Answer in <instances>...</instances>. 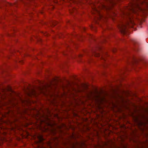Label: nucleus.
Returning <instances> with one entry per match:
<instances>
[{"label": "nucleus", "mask_w": 148, "mask_h": 148, "mask_svg": "<svg viewBox=\"0 0 148 148\" xmlns=\"http://www.w3.org/2000/svg\"><path fill=\"white\" fill-rule=\"evenodd\" d=\"M71 86V84L69 82L65 86L62 87L63 93L56 98H53L51 101V103L55 106H60L61 108H65V109H62L63 111L67 112L73 110L77 106L84 105L87 101L86 97L80 96L75 99V97L70 95L69 93L72 92L73 89H76L74 88L70 89Z\"/></svg>", "instance_id": "nucleus-1"}, {"label": "nucleus", "mask_w": 148, "mask_h": 148, "mask_svg": "<svg viewBox=\"0 0 148 148\" xmlns=\"http://www.w3.org/2000/svg\"><path fill=\"white\" fill-rule=\"evenodd\" d=\"M22 115H24L27 114L29 116L25 117L26 120L32 121L33 119L36 120L35 123H37L39 120H40V125L45 123L46 125L53 127L56 125L55 123L53 122L51 120L47 117H45L44 119L42 120L41 118L39 117L38 119L37 117L40 115V112L39 111L34 108H25L21 113Z\"/></svg>", "instance_id": "nucleus-2"}, {"label": "nucleus", "mask_w": 148, "mask_h": 148, "mask_svg": "<svg viewBox=\"0 0 148 148\" xmlns=\"http://www.w3.org/2000/svg\"><path fill=\"white\" fill-rule=\"evenodd\" d=\"M91 6L92 8V13L93 14H96L97 16H95L94 21L90 26L92 31L96 32L97 30L96 25H99L101 22L102 16L101 14V12L102 10V4L97 0L94 3L92 4Z\"/></svg>", "instance_id": "nucleus-3"}, {"label": "nucleus", "mask_w": 148, "mask_h": 148, "mask_svg": "<svg viewBox=\"0 0 148 148\" xmlns=\"http://www.w3.org/2000/svg\"><path fill=\"white\" fill-rule=\"evenodd\" d=\"M58 81L57 79H53L49 84H47L45 85L39 86L38 89L40 93H42L47 97L51 98L55 95L57 85Z\"/></svg>", "instance_id": "nucleus-4"}, {"label": "nucleus", "mask_w": 148, "mask_h": 148, "mask_svg": "<svg viewBox=\"0 0 148 148\" xmlns=\"http://www.w3.org/2000/svg\"><path fill=\"white\" fill-rule=\"evenodd\" d=\"M102 90L99 91L97 88L90 91L86 94V97L89 100L95 102V105L99 110L102 108Z\"/></svg>", "instance_id": "nucleus-5"}, {"label": "nucleus", "mask_w": 148, "mask_h": 148, "mask_svg": "<svg viewBox=\"0 0 148 148\" xmlns=\"http://www.w3.org/2000/svg\"><path fill=\"white\" fill-rule=\"evenodd\" d=\"M88 85L87 84L82 83L80 87H78L77 89H73L72 92L69 93L70 95H72L73 97H75V99H77L79 92H85L88 88Z\"/></svg>", "instance_id": "nucleus-6"}, {"label": "nucleus", "mask_w": 148, "mask_h": 148, "mask_svg": "<svg viewBox=\"0 0 148 148\" xmlns=\"http://www.w3.org/2000/svg\"><path fill=\"white\" fill-rule=\"evenodd\" d=\"M87 146L85 142L76 141L69 143L66 148H87Z\"/></svg>", "instance_id": "nucleus-7"}, {"label": "nucleus", "mask_w": 148, "mask_h": 148, "mask_svg": "<svg viewBox=\"0 0 148 148\" xmlns=\"http://www.w3.org/2000/svg\"><path fill=\"white\" fill-rule=\"evenodd\" d=\"M129 25V22H127L126 23L121 22L118 24L117 26L121 33L122 34H125L127 32V26Z\"/></svg>", "instance_id": "nucleus-8"}, {"label": "nucleus", "mask_w": 148, "mask_h": 148, "mask_svg": "<svg viewBox=\"0 0 148 148\" xmlns=\"http://www.w3.org/2000/svg\"><path fill=\"white\" fill-rule=\"evenodd\" d=\"M58 138L57 137L53 138L52 140L48 141L47 144L50 148H55L58 145V142H56V140L58 141Z\"/></svg>", "instance_id": "nucleus-9"}, {"label": "nucleus", "mask_w": 148, "mask_h": 148, "mask_svg": "<svg viewBox=\"0 0 148 148\" xmlns=\"http://www.w3.org/2000/svg\"><path fill=\"white\" fill-rule=\"evenodd\" d=\"M101 47H96L95 48H93L92 49V55L95 57H99L100 56V54L99 53H98L101 51Z\"/></svg>", "instance_id": "nucleus-10"}, {"label": "nucleus", "mask_w": 148, "mask_h": 148, "mask_svg": "<svg viewBox=\"0 0 148 148\" xmlns=\"http://www.w3.org/2000/svg\"><path fill=\"white\" fill-rule=\"evenodd\" d=\"M39 94V93H37L35 90L33 89H32L27 94L28 95L29 97H31L32 96L37 97L38 96Z\"/></svg>", "instance_id": "nucleus-11"}, {"label": "nucleus", "mask_w": 148, "mask_h": 148, "mask_svg": "<svg viewBox=\"0 0 148 148\" xmlns=\"http://www.w3.org/2000/svg\"><path fill=\"white\" fill-rule=\"evenodd\" d=\"M22 103L23 105L26 106H30L31 103V100L29 99L26 100L24 99H21Z\"/></svg>", "instance_id": "nucleus-12"}, {"label": "nucleus", "mask_w": 148, "mask_h": 148, "mask_svg": "<svg viewBox=\"0 0 148 148\" xmlns=\"http://www.w3.org/2000/svg\"><path fill=\"white\" fill-rule=\"evenodd\" d=\"M15 32V30L13 28L12 29H9L8 33L7 36H13V34Z\"/></svg>", "instance_id": "nucleus-13"}, {"label": "nucleus", "mask_w": 148, "mask_h": 148, "mask_svg": "<svg viewBox=\"0 0 148 148\" xmlns=\"http://www.w3.org/2000/svg\"><path fill=\"white\" fill-rule=\"evenodd\" d=\"M135 7L137 8L139 10H141V8L139 7V6L138 4H136L135 5L132 4V5L131 8H130V10L133 12L134 13L135 12V10L134 8Z\"/></svg>", "instance_id": "nucleus-14"}, {"label": "nucleus", "mask_w": 148, "mask_h": 148, "mask_svg": "<svg viewBox=\"0 0 148 148\" xmlns=\"http://www.w3.org/2000/svg\"><path fill=\"white\" fill-rule=\"evenodd\" d=\"M13 113V112L12 110H9L7 112H5L2 115V117L3 118L8 117L9 116L10 114H12Z\"/></svg>", "instance_id": "nucleus-15"}, {"label": "nucleus", "mask_w": 148, "mask_h": 148, "mask_svg": "<svg viewBox=\"0 0 148 148\" xmlns=\"http://www.w3.org/2000/svg\"><path fill=\"white\" fill-rule=\"evenodd\" d=\"M37 138L38 140L35 142L36 143H40L44 140L43 136L42 135H39L37 136Z\"/></svg>", "instance_id": "nucleus-16"}, {"label": "nucleus", "mask_w": 148, "mask_h": 148, "mask_svg": "<svg viewBox=\"0 0 148 148\" xmlns=\"http://www.w3.org/2000/svg\"><path fill=\"white\" fill-rule=\"evenodd\" d=\"M108 3L111 4V6H110V8H111V6H113L115 4V2L114 1V0H104Z\"/></svg>", "instance_id": "nucleus-17"}, {"label": "nucleus", "mask_w": 148, "mask_h": 148, "mask_svg": "<svg viewBox=\"0 0 148 148\" xmlns=\"http://www.w3.org/2000/svg\"><path fill=\"white\" fill-rule=\"evenodd\" d=\"M122 13L124 18H127L126 17L128 16V19L132 23V24H133V23L130 18V17L129 16V13H126L124 12H123Z\"/></svg>", "instance_id": "nucleus-18"}, {"label": "nucleus", "mask_w": 148, "mask_h": 148, "mask_svg": "<svg viewBox=\"0 0 148 148\" xmlns=\"http://www.w3.org/2000/svg\"><path fill=\"white\" fill-rule=\"evenodd\" d=\"M22 135L23 138H27L29 135V134L27 131L24 132L22 134Z\"/></svg>", "instance_id": "nucleus-19"}, {"label": "nucleus", "mask_w": 148, "mask_h": 148, "mask_svg": "<svg viewBox=\"0 0 148 148\" xmlns=\"http://www.w3.org/2000/svg\"><path fill=\"white\" fill-rule=\"evenodd\" d=\"M54 116L55 118H57L58 119V120L59 121H62V117L59 116L58 113L54 114Z\"/></svg>", "instance_id": "nucleus-20"}, {"label": "nucleus", "mask_w": 148, "mask_h": 148, "mask_svg": "<svg viewBox=\"0 0 148 148\" xmlns=\"http://www.w3.org/2000/svg\"><path fill=\"white\" fill-rule=\"evenodd\" d=\"M66 127V125L64 123H62L60 125L57 126L56 127L57 129H61L63 127Z\"/></svg>", "instance_id": "nucleus-21"}, {"label": "nucleus", "mask_w": 148, "mask_h": 148, "mask_svg": "<svg viewBox=\"0 0 148 148\" xmlns=\"http://www.w3.org/2000/svg\"><path fill=\"white\" fill-rule=\"evenodd\" d=\"M96 125L101 130L102 129V123L101 121L96 123Z\"/></svg>", "instance_id": "nucleus-22"}, {"label": "nucleus", "mask_w": 148, "mask_h": 148, "mask_svg": "<svg viewBox=\"0 0 148 148\" xmlns=\"http://www.w3.org/2000/svg\"><path fill=\"white\" fill-rule=\"evenodd\" d=\"M51 133L53 135H55L57 133L56 130V129H51L50 131Z\"/></svg>", "instance_id": "nucleus-23"}, {"label": "nucleus", "mask_w": 148, "mask_h": 148, "mask_svg": "<svg viewBox=\"0 0 148 148\" xmlns=\"http://www.w3.org/2000/svg\"><path fill=\"white\" fill-rule=\"evenodd\" d=\"M58 23L57 21H53L51 26L52 27H54Z\"/></svg>", "instance_id": "nucleus-24"}, {"label": "nucleus", "mask_w": 148, "mask_h": 148, "mask_svg": "<svg viewBox=\"0 0 148 148\" xmlns=\"http://www.w3.org/2000/svg\"><path fill=\"white\" fill-rule=\"evenodd\" d=\"M6 89L7 90L11 92H13V91H12V88L11 86H7V87L6 88Z\"/></svg>", "instance_id": "nucleus-25"}, {"label": "nucleus", "mask_w": 148, "mask_h": 148, "mask_svg": "<svg viewBox=\"0 0 148 148\" xmlns=\"http://www.w3.org/2000/svg\"><path fill=\"white\" fill-rule=\"evenodd\" d=\"M94 148H102V145L97 144V145L94 146Z\"/></svg>", "instance_id": "nucleus-26"}, {"label": "nucleus", "mask_w": 148, "mask_h": 148, "mask_svg": "<svg viewBox=\"0 0 148 148\" xmlns=\"http://www.w3.org/2000/svg\"><path fill=\"white\" fill-rule=\"evenodd\" d=\"M89 35V37L91 39H92L93 40H95V37L94 36L92 35H91V34H89L88 35Z\"/></svg>", "instance_id": "nucleus-27"}, {"label": "nucleus", "mask_w": 148, "mask_h": 148, "mask_svg": "<svg viewBox=\"0 0 148 148\" xmlns=\"http://www.w3.org/2000/svg\"><path fill=\"white\" fill-rule=\"evenodd\" d=\"M94 133H95V134H94V136H98V135H99L98 132L97 130H94Z\"/></svg>", "instance_id": "nucleus-28"}, {"label": "nucleus", "mask_w": 148, "mask_h": 148, "mask_svg": "<svg viewBox=\"0 0 148 148\" xmlns=\"http://www.w3.org/2000/svg\"><path fill=\"white\" fill-rule=\"evenodd\" d=\"M96 118H95V119H99V118H100L101 116V115H99V114H96Z\"/></svg>", "instance_id": "nucleus-29"}, {"label": "nucleus", "mask_w": 148, "mask_h": 148, "mask_svg": "<svg viewBox=\"0 0 148 148\" xmlns=\"http://www.w3.org/2000/svg\"><path fill=\"white\" fill-rule=\"evenodd\" d=\"M84 56V55L80 54L78 56V58L79 59L81 58H82Z\"/></svg>", "instance_id": "nucleus-30"}, {"label": "nucleus", "mask_w": 148, "mask_h": 148, "mask_svg": "<svg viewBox=\"0 0 148 148\" xmlns=\"http://www.w3.org/2000/svg\"><path fill=\"white\" fill-rule=\"evenodd\" d=\"M74 132H73L72 133V135L70 136V138L71 139L73 138H74Z\"/></svg>", "instance_id": "nucleus-31"}, {"label": "nucleus", "mask_w": 148, "mask_h": 148, "mask_svg": "<svg viewBox=\"0 0 148 148\" xmlns=\"http://www.w3.org/2000/svg\"><path fill=\"white\" fill-rule=\"evenodd\" d=\"M44 35L45 36H50V34H47V32H45L44 34Z\"/></svg>", "instance_id": "nucleus-32"}, {"label": "nucleus", "mask_w": 148, "mask_h": 148, "mask_svg": "<svg viewBox=\"0 0 148 148\" xmlns=\"http://www.w3.org/2000/svg\"><path fill=\"white\" fill-rule=\"evenodd\" d=\"M70 128H71L72 130L74 131L75 130V127L72 125H71L70 126Z\"/></svg>", "instance_id": "nucleus-33"}, {"label": "nucleus", "mask_w": 148, "mask_h": 148, "mask_svg": "<svg viewBox=\"0 0 148 148\" xmlns=\"http://www.w3.org/2000/svg\"><path fill=\"white\" fill-rule=\"evenodd\" d=\"M18 121V119H15L12 122V123H15Z\"/></svg>", "instance_id": "nucleus-34"}, {"label": "nucleus", "mask_w": 148, "mask_h": 148, "mask_svg": "<svg viewBox=\"0 0 148 148\" xmlns=\"http://www.w3.org/2000/svg\"><path fill=\"white\" fill-rule=\"evenodd\" d=\"M73 116H77V113H76L75 112H73Z\"/></svg>", "instance_id": "nucleus-35"}, {"label": "nucleus", "mask_w": 148, "mask_h": 148, "mask_svg": "<svg viewBox=\"0 0 148 148\" xmlns=\"http://www.w3.org/2000/svg\"><path fill=\"white\" fill-rule=\"evenodd\" d=\"M75 10V9L74 8L73 9V11H72V10H69V11L70 13L71 14H72L73 12Z\"/></svg>", "instance_id": "nucleus-36"}, {"label": "nucleus", "mask_w": 148, "mask_h": 148, "mask_svg": "<svg viewBox=\"0 0 148 148\" xmlns=\"http://www.w3.org/2000/svg\"><path fill=\"white\" fill-rule=\"evenodd\" d=\"M18 62L21 63V64H23L24 63L23 60H20L18 61Z\"/></svg>", "instance_id": "nucleus-37"}, {"label": "nucleus", "mask_w": 148, "mask_h": 148, "mask_svg": "<svg viewBox=\"0 0 148 148\" xmlns=\"http://www.w3.org/2000/svg\"><path fill=\"white\" fill-rule=\"evenodd\" d=\"M37 41L38 42H42V40L41 39H39L37 40Z\"/></svg>", "instance_id": "nucleus-38"}, {"label": "nucleus", "mask_w": 148, "mask_h": 148, "mask_svg": "<svg viewBox=\"0 0 148 148\" xmlns=\"http://www.w3.org/2000/svg\"><path fill=\"white\" fill-rule=\"evenodd\" d=\"M103 90L102 89V104L103 103V101L104 100V97H103Z\"/></svg>", "instance_id": "nucleus-39"}, {"label": "nucleus", "mask_w": 148, "mask_h": 148, "mask_svg": "<svg viewBox=\"0 0 148 148\" xmlns=\"http://www.w3.org/2000/svg\"><path fill=\"white\" fill-rule=\"evenodd\" d=\"M90 130V128L89 127H87L86 128V131L87 132Z\"/></svg>", "instance_id": "nucleus-40"}, {"label": "nucleus", "mask_w": 148, "mask_h": 148, "mask_svg": "<svg viewBox=\"0 0 148 148\" xmlns=\"http://www.w3.org/2000/svg\"><path fill=\"white\" fill-rule=\"evenodd\" d=\"M3 143L2 141H0V145H1L3 144Z\"/></svg>", "instance_id": "nucleus-41"}, {"label": "nucleus", "mask_w": 148, "mask_h": 148, "mask_svg": "<svg viewBox=\"0 0 148 148\" xmlns=\"http://www.w3.org/2000/svg\"><path fill=\"white\" fill-rule=\"evenodd\" d=\"M34 38H35V37H34V36H33V37H32L31 38V41H32L33 40H34Z\"/></svg>", "instance_id": "nucleus-42"}, {"label": "nucleus", "mask_w": 148, "mask_h": 148, "mask_svg": "<svg viewBox=\"0 0 148 148\" xmlns=\"http://www.w3.org/2000/svg\"><path fill=\"white\" fill-rule=\"evenodd\" d=\"M133 42L134 44H135V43H136V40H133Z\"/></svg>", "instance_id": "nucleus-43"}, {"label": "nucleus", "mask_w": 148, "mask_h": 148, "mask_svg": "<svg viewBox=\"0 0 148 148\" xmlns=\"http://www.w3.org/2000/svg\"><path fill=\"white\" fill-rule=\"evenodd\" d=\"M36 148H45V147H40V146H38L37 147H36Z\"/></svg>", "instance_id": "nucleus-44"}, {"label": "nucleus", "mask_w": 148, "mask_h": 148, "mask_svg": "<svg viewBox=\"0 0 148 148\" xmlns=\"http://www.w3.org/2000/svg\"><path fill=\"white\" fill-rule=\"evenodd\" d=\"M83 29L84 31H85L86 29V28L85 27H84L83 28Z\"/></svg>", "instance_id": "nucleus-45"}, {"label": "nucleus", "mask_w": 148, "mask_h": 148, "mask_svg": "<svg viewBox=\"0 0 148 148\" xmlns=\"http://www.w3.org/2000/svg\"><path fill=\"white\" fill-rule=\"evenodd\" d=\"M29 56V55H27V54H25V57H27L28 56Z\"/></svg>", "instance_id": "nucleus-46"}, {"label": "nucleus", "mask_w": 148, "mask_h": 148, "mask_svg": "<svg viewBox=\"0 0 148 148\" xmlns=\"http://www.w3.org/2000/svg\"><path fill=\"white\" fill-rule=\"evenodd\" d=\"M102 9L103 8H104L105 7V6L102 3Z\"/></svg>", "instance_id": "nucleus-47"}, {"label": "nucleus", "mask_w": 148, "mask_h": 148, "mask_svg": "<svg viewBox=\"0 0 148 148\" xmlns=\"http://www.w3.org/2000/svg\"><path fill=\"white\" fill-rule=\"evenodd\" d=\"M1 19H5V18H4L2 16L1 17Z\"/></svg>", "instance_id": "nucleus-48"}, {"label": "nucleus", "mask_w": 148, "mask_h": 148, "mask_svg": "<svg viewBox=\"0 0 148 148\" xmlns=\"http://www.w3.org/2000/svg\"><path fill=\"white\" fill-rule=\"evenodd\" d=\"M102 148H103V142L102 141Z\"/></svg>", "instance_id": "nucleus-49"}, {"label": "nucleus", "mask_w": 148, "mask_h": 148, "mask_svg": "<svg viewBox=\"0 0 148 148\" xmlns=\"http://www.w3.org/2000/svg\"><path fill=\"white\" fill-rule=\"evenodd\" d=\"M134 62H137V60L135 59H134Z\"/></svg>", "instance_id": "nucleus-50"}, {"label": "nucleus", "mask_w": 148, "mask_h": 148, "mask_svg": "<svg viewBox=\"0 0 148 148\" xmlns=\"http://www.w3.org/2000/svg\"><path fill=\"white\" fill-rule=\"evenodd\" d=\"M48 130V128H46L45 129V130H44V131H46V130Z\"/></svg>", "instance_id": "nucleus-51"}, {"label": "nucleus", "mask_w": 148, "mask_h": 148, "mask_svg": "<svg viewBox=\"0 0 148 148\" xmlns=\"http://www.w3.org/2000/svg\"><path fill=\"white\" fill-rule=\"evenodd\" d=\"M88 113V112H86V114H84V115H86V114H87Z\"/></svg>", "instance_id": "nucleus-52"}, {"label": "nucleus", "mask_w": 148, "mask_h": 148, "mask_svg": "<svg viewBox=\"0 0 148 148\" xmlns=\"http://www.w3.org/2000/svg\"><path fill=\"white\" fill-rule=\"evenodd\" d=\"M3 134L4 135H5L6 134V133L5 132H4V133H3Z\"/></svg>", "instance_id": "nucleus-53"}, {"label": "nucleus", "mask_w": 148, "mask_h": 148, "mask_svg": "<svg viewBox=\"0 0 148 148\" xmlns=\"http://www.w3.org/2000/svg\"><path fill=\"white\" fill-rule=\"evenodd\" d=\"M16 106V105H15V104H13V107H14V106Z\"/></svg>", "instance_id": "nucleus-54"}, {"label": "nucleus", "mask_w": 148, "mask_h": 148, "mask_svg": "<svg viewBox=\"0 0 148 148\" xmlns=\"http://www.w3.org/2000/svg\"><path fill=\"white\" fill-rule=\"evenodd\" d=\"M40 32L42 33H43V32Z\"/></svg>", "instance_id": "nucleus-55"}, {"label": "nucleus", "mask_w": 148, "mask_h": 148, "mask_svg": "<svg viewBox=\"0 0 148 148\" xmlns=\"http://www.w3.org/2000/svg\"><path fill=\"white\" fill-rule=\"evenodd\" d=\"M41 13L42 14H43V12H41Z\"/></svg>", "instance_id": "nucleus-56"}, {"label": "nucleus", "mask_w": 148, "mask_h": 148, "mask_svg": "<svg viewBox=\"0 0 148 148\" xmlns=\"http://www.w3.org/2000/svg\"><path fill=\"white\" fill-rule=\"evenodd\" d=\"M103 112V109L102 108V113Z\"/></svg>", "instance_id": "nucleus-57"}, {"label": "nucleus", "mask_w": 148, "mask_h": 148, "mask_svg": "<svg viewBox=\"0 0 148 148\" xmlns=\"http://www.w3.org/2000/svg\"><path fill=\"white\" fill-rule=\"evenodd\" d=\"M102 60H103V57H102Z\"/></svg>", "instance_id": "nucleus-58"}, {"label": "nucleus", "mask_w": 148, "mask_h": 148, "mask_svg": "<svg viewBox=\"0 0 148 148\" xmlns=\"http://www.w3.org/2000/svg\"><path fill=\"white\" fill-rule=\"evenodd\" d=\"M102 114V112H100Z\"/></svg>", "instance_id": "nucleus-59"}, {"label": "nucleus", "mask_w": 148, "mask_h": 148, "mask_svg": "<svg viewBox=\"0 0 148 148\" xmlns=\"http://www.w3.org/2000/svg\"><path fill=\"white\" fill-rule=\"evenodd\" d=\"M102 127L103 126V124H102Z\"/></svg>", "instance_id": "nucleus-60"}, {"label": "nucleus", "mask_w": 148, "mask_h": 148, "mask_svg": "<svg viewBox=\"0 0 148 148\" xmlns=\"http://www.w3.org/2000/svg\"><path fill=\"white\" fill-rule=\"evenodd\" d=\"M69 48V47H68V48Z\"/></svg>", "instance_id": "nucleus-61"}, {"label": "nucleus", "mask_w": 148, "mask_h": 148, "mask_svg": "<svg viewBox=\"0 0 148 148\" xmlns=\"http://www.w3.org/2000/svg\"><path fill=\"white\" fill-rule=\"evenodd\" d=\"M62 0L63 1H65V0Z\"/></svg>", "instance_id": "nucleus-62"}, {"label": "nucleus", "mask_w": 148, "mask_h": 148, "mask_svg": "<svg viewBox=\"0 0 148 148\" xmlns=\"http://www.w3.org/2000/svg\"><path fill=\"white\" fill-rule=\"evenodd\" d=\"M102 66H103V64L102 65Z\"/></svg>", "instance_id": "nucleus-63"}]
</instances>
